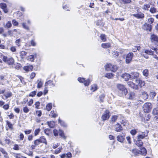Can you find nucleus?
Returning a JSON list of instances; mask_svg holds the SVG:
<instances>
[{"label": "nucleus", "instance_id": "ddd939ff", "mask_svg": "<svg viewBox=\"0 0 158 158\" xmlns=\"http://www.w3.org/2000/svg\"><path fill=\"white\" fill-rule=\"evenodd\" d=\"M121 77L126 81H128L131 77V75L127 73H125L121 76Z\"/></svg>", "mask_w": 158, "mask_h": 158}, {"label": "nucleus", "instance_id": "5701e85b", "mask_svg": "<svg viewBox=\"0 0 158 158\" xmlns=\"http://www.w3.org/2000/svg\"><path fill=\"white\" fill-rule=\"evenodd\" d=\"M142 97L143 99L146 100L148 98V95L147 92L143 91L142 93Z\"/></svg>", "mask_w": 158, "mask_h": 158}, {"label": "nucleus", "instance_id": "a211bd4d", "mask_svg": "<svg viewBox=\"0 0 158 158\" xmlns=\"http://www.w3.org/2000/svg\"><path fill=\"white\" fill-rule=\"evenodd\" d=\"M114 128L115 131L117 132H120L123 130L121 125L118 123L114 125Z\"/></svg>", "mask_w": 158, "mask_h": 158}, {"label": "nucleus", "instance_id": "37998d69", "mask_svg": "<svg viewBox=\"0 0 158 158\" xmlns=\"http://www.w3.org/2000/svg\"><path fill=\"white\" fill-rule=\"evenodd\" d=\"M11 26L12 24L11 23V22L10 21H8L6 23V25L4 26V27L9 28L10 27H11Z\"/></svg>", "mask_w": 158, "mask_h": 158}, {"label": "nucleus", "instance_id": "338daca9", "mask_svg": "<svg viewBox=\"0 0 158 158\" xmlns=\"http://www.w3.org/2000/svg\"><path fill=\"white\" fill-rule=\"evenodd\" d=\"M66 156L67 158H71L72 157V155L71 152H69L66 154Z\"/></svg>", "mask_w": 158, "mask_h": 158}, {"label": "nucleus", "instance_id": "4be33fe9", "mask_svg": "<svg viewBox=\"0 0 158 158\" xmlns=\"http://www.w3.org/2000/svg\"><path fill=\"white\" fill-rule=\"evenodd\" d=\"M36 83H37V88L40 89L42 87L43 82L41 79L38 80L36 81Z\"/></svg>", "mask_w": 158, "mask_h": 158}, {"label": "nucleus", "instance_id": "774afa93", "mask_svg": "<svg viewBox=\"0 0 158 158\" xmlns=\"http://www.w3.org/2000/svg\"><path fill=\"white\" fill-rule=\"evenodd\" d=\"M10 50L12 52H15L16 51V49L15 46H12L10 48Z\"/></svg>", "mask_w": 158, "mask_h": 158}, {"label": "nucleus", "instance_id": "6e6552de", "mask_svg": "<svg viewBox=\"0 0 158 158\" xmlns=\"http://www.w3.org/2000/svg\"><path fill=\"white\" fill-rule=\"evenodd\" d=\"M78 80L81 83H84V85L85 86H88L90 82L89 79L85 80V79L83 78L79 77L78 78Z\"/></svg>", "mask_w": 158, "mask_h": 158}, {"label": "nucleus", "instance_id": "6ab92c4d", "mask_svg": "<svg viewBox=\"0 0 158 158\" xmlns=\"http://www.w3.org/2000/svg\"><path fill=\"white\" fill-rule=\"evenodd\" d=\"M131 74V77L132 79L137 78L139 76V73L136 72H132Z\"/></svg>", "mask_w": 158, "mask_h": 158}, {"label": "nucleus", "instance_id": "4c0bfd02", "mask_svg": "<svg viewBox=\"0 0 158 158\" xmlns=\"http://www.w3.org/2000/svg\"><path fill=\"white\" fill-rule=\"evenodd\" d=\"M100 38L103 42H105L106 41V35L105 34H102L100 36Z\"/></svg>", "mask_w": 158, "mask_h": 158}, {"label": "nucleus", "instance_id": "39448f33", "mask_svg": "<svg viewBox=\"0 0 158 158\" xmlns=\"http://www.w3.org/2000/svg\"><path fill=\"white\" fill-rule=\"evenodd\" d=\"M110 116V112L109 110H106L102 113L101 117L102 120L104 121L108 120Z\"/></svg>", "mask_w": 158, "mask_h": 158}, {"label": "nucleus", "instance_id": "dca6fc26", "mask_svg": "<svg viewBox=\"0 0 158 158\" xmlns=\"http://www.w3.org/2000/svg\"><path fill=\"white\" fill-rule=\"evenodd\" d=\"M127 97L129 99H133L135 97V93L134 92L130 91Z\"/></svg>", "mask_w": 158, "mask_h": 158}, {"label": "nucleus", "instance_id": "c756f323", "mask_svg": "<svg viewBox=\"0 0 158 158\" xmlns=\"http://www.w3.org/2000/svg\"><path fill=\"white\" fill-rule=\"evenodd\" d=\"M150 7V6L149 4H144L142 7V8L144 10H148L149 8Z\"/></svg>", "mask_w": 158, "mask_h": 158}, {"label": "nucleus", "instance_id": "e2e57ef3", "mask_svg": "<svg viewBox=\"0 0 158 158\" xmlns=\"http://www.w3.org/2000/svg\"><path fill=\"white\" fill-rule=\"evenodd\" d=\"M148 21L150 24H152L154 21V19L152 18H150L148 19Z\"/></svg>", "mask_w": 158, "mask_h": 158}, {"label": "nucleus", "instance_id": "7ed1b4c3", "mask_svg": "<svg viewBox=\"0 0 158 158\" xmlns=\"http://www.w3.org/2000/svg\"><path fill=\"white\" fill-rule=\"evenodd\" d=\"M152 105L149 102H147L143 105V108L144 112L145 113H148L152 109Z\"/></svg>", "mask_w": 158, "mask_h": 158}, {"label": "nucleus", "instance_id": "680f3d73", "mask_svg": "<svg viewBox=\"0 0 158 158\" xmlns=\"http://www.w3.org/2000/svg\"><path fill=\"white\" fill-rule=\"evenodd\" d=\"M12 23L14 26H17L18 25V23L15 19L12 20Z\"/></svg>", "mask_w": 158, "mask_h": 158}, {"label": "nucleus", "instance_id": "8fccbe9b", "mask_svg": "<svg viewBox=\"0 0 158 158\" xmlns=\"http://www.w3.org/2000/svg\"><path fill=\"white\" fill-rule=\"evenodd\" d=\"M14 156L16 158H27L25 157L21 156L20 154H16L14 155Z\"/></svg>", "mask_w": 158, "mask_h": 158}, {"label": "nucleus", "instance_id": "b1692460", "mask_svg": "<svg viewBox=\"0 0 158 158\" xmlns=\"http://www.w3.org/2000/svg\"><path fill=\"white\" fill-rule=\"evenodd\" d=\"M101 46L104 48H107L110 47L111 44L110 43H103L102 44Z\"/></svg>", "mask_w": 158, "mask_h": 158}, {"label": "nucleus", "instance_id": "09e8293b", "mask_svg": "<svg viewBox=\"0 0 158 158\" xmlns=\"http://www.w3.org/2000/svg\"><path fill=\"white\" fill-rule=\"evenodd\" d=\"M12 95V94L11 92H8L6 94H4V96L6 97V98H8L11 97Z\"/></svg>", "mask_w": 158, "mask_h": 158}, {"label": "nucleus", "instance_id": "f257e3e1", "mask_svg": "<svg viewBox=\"0 0 158 158\" xmlns=\"http://www.w3.org/2000/svg\"><path fill=\"white\" fill-rule=\"evenodd\" d=\"M116 87L119 92L121 93V94L124 95L127 94L128 92L127 90L124 85L118 84L117 85Z\"/></svg>", "mask_w": 158, "mask_h": 158}, {"label": "nucleus", "instance_id": "2eb2a0df", "mask_svg": "<svg viewBox=\"0 0 158 158\" xmlns=\"http://www.w3.org/2000/svg\"><path fill=\"white\" fill-rule=\"evenodd\" d=\"M127 84L131 88L135 89H138V85H136V84H135L133 82L130 81H129L127 82Z\"/></svg>", "mask_w": 158, "mask_h": 158}, {"label": "nucleus", "instance_id": "603ef678", "mask_svg": "<svg viewBox=\"0 0 158 158\" xmlns=\"http://www.w3.org/2000/svg\"><path fill=\"white\" fill-rule=\"evenodd\" d=\"M62 148L61 147H59L55 151V153L56 154H57L60 152L62 150Z\"/></svg>", "mask_w": 158, "mask_h": 158}, {"label": "nucleus", "instance_id": "20e7f679", "mask_svg": "<svg viewBox=\"0 0 158 158\" xmlns=\"http://www.w3.org/2000/svg\"><path fill=\"white\" fill-rule=\"evenodd\" d=\"M53 134L55 136H58V134L64 139H65L66 137L65 136L64 133L60 129L57 130L56 129H54L53 131Z\"/></svg>", "mask_w": 158, "mask_h": 158}, {"label": "nucleus", "instance_id": "bb28decb", "mask_svg": "<svg viewBox=\"0 0 158 158\" xmlns=\"http://www.w3.org/2000/svg\"><path fill=\"white\" fill-rule=\"evenodd\" d=\"M49 115L51 117L55 118L58 115L56 112L54 110H52L50 112Z\"/></svg>", "mask_w": 158, "mask_h": 158}, {"label": "nucleus", "instance_id": "f3484780", "mask_svg": "<svg viewBox=\"0 0 158 158\" xmlns=\"http://www.w3.org/2000/svg\"><path fill=\"white\" fill-rule=\"evenodd\" d=\"M143 27L144 30L149 31H151L152 28L151 25L147 23H145L143 25Z\"/></svg>", "mask_w": 158, "mask_h": 158}, {"label": "nucleus", "instance_id": "49530a36", "mask_svg": "<svg viewBox=\"0 0 158 158\" xmlns=\"http://www.w3.org/2000/svg\"><path fill=\"white\" fill-rule=\"evenodd\" d=\"M143 75L147 77L148 75V71L147 69H144L143 72Z\"/></svg>", "mask_w": 158, "mask_h": 158}, {"label": "nucleus", "instance_id": "69168bd1", "mask_svg": "<svg viewBox=\"0 0 158 158\" xmlns=\"http://www.w3.org/2000/svg\"><path fill=\"white\" fill-rule=\"evenodd\" d=\"M36 114L39 117H40L42 114V112L41 110H37L36 112Z\"/></svg>", "mask_w": 158, "mask_h": 158}, {"label": "nucleus", "instance_id": "13d9d810", "mask_svg": "<svg viewBox=\"0 0 158 158\" xmlns=\"http://www.w3.org/2000/svg\"><path fill=\"white\" fill-rule=\"evenodd\" d=\"M23 111L25 113H27L29 111V110L28 109L27 106L24 107L23 108Z\"/></svg>", "mask_w": 158, "mask_h": 158}, {"label": "nucleus", "instance_id": "c03bdc74", "mask_svg": "<svg viewBox=\"0 0 158 158\" xmlns=\"http://www.w3.org/2000/svg\"><path fill=\"white\" fill-rule=\"evenodd\" d=\"M149 11L152 13H154L156 12V9L154 7H152L150 8Z\"/></svg>", "mask_w": 158, "mask_h": 158}, {"label": "nucleus", "instance_id": "de8ad7c7", "mask_svg": "<svg viewBox=\"0 0 158 158\" xmlns=\"http://www.w3.org/2000/svg\"><path fill=\"white\" fill-rule=\"evenodd\" d=\"M22 26L26 30H29V29L28 26L26 25V23H22Z\"/></svg>", "mask_w": 158, "mask_h": 158}, {"label": "nucleus", "instance_id": "2f4dec72", "mask_svg": "<svg viewBox=\"0 0 158 158\" xmlns=\"http://www.w3.org/2000/svg\"><path fill=\"white\" fill-rule=\"evenodd\" d=\"M118 116L117 115H112L110 118V121L112 123L115 122L117 119Z\"/></svg>", "mask_w": 158, "mask_h": 158}, {"label": "nucleus", "instance_id": "4d7b16f0", "mask_svg": "<svg viewBox=\"0 0 158 158\" xmlns=\"http://www.w3.org/2000/svg\"><path fill=\"white\" fill-rule=\"evenodd\" d=\"M124 4H129L131 2V0H121Z\"/></svg>", "mask_w": 158, "mask_h": 158}, {"label": "nucleus", "instance_id": "a878e982", "mask_svg": "<svg viewBox=\"0 0 158 158\" xmlns=\"http://www.w3.org/2000/svg\"><path fill=\"white\" fill-rule=\"evenodd\" d=\"M139 152L143 155H145L147 154V151L144 148H141L140 149Z\"/></svg>", "mask_w": 158, "mask_h": 158}, {"label": "nucleus", "instance_id": "9d476101", "mask_svg": "<svg viewBox=\"0 0 158 158\" xmlns=\"http://www.w3.org/2000/svg\"><path fill=\"white\" fill-rule=\"evenodd\" d=\"M131 16H133L138 19H143L144 17V14L142 12L138 13L137 14H132Z\"/></svg>", "mask_w": 158, "mask_h": 158}, {"label": "nucleus", "instance_id": "5fc2aeb1", "mask_svg": "<svg viewBox=\"0 0 158 158\" xmlns=\"http://www.w3.org/2000/svg\"><path fill=\"white\" fill-rule=\"evenodd\" d=\"M41 142L39 139H37L34 141V144L35 145H37L40 144Z\"/></svg>", "mask_w": 158, "mask_h": 158}, {"label": "nucleus", "instance_id": "864d4df0", "mask_svg": "<svg viewBox=\"0 0 158 158\" xmlns=\"http://www.w3.org/2000/svg\"><path fill=\"white\" fill-rule=\"evenodd\" d=\"M114 57L115 58H117L119 55L118 52H114L112 53Z\"/></svg>", "mask_w": 158, "mask_h": 158}, {"label": "nucleus", "instance_id": "72a5a7b5", "mask_svg": "<svg viewBox=\"0 0 158 158\" xmlns=\"http://www.w3.org/2000/svg\"><path fill=\"white\" fill-rule=\"evenodd\" d=\"M113 65L110 64H107L105 66V69L107 71H110Z\"/></svg>", "mask_w": 158, "mask_h": 158}, {"label": "nucleus", "instance_id": "f704fd0d", "mask_svg": "<svg viewBox=\"0 0 158 158\" xmlns=\"http://www.w3.org/2000/svg\"><path fill=\"white\" fill-rule=\"evenodd\" d=\"M20 56L21 58L22 59H23L27 55V52L25 51H22L20 52Z\"/></svg>", "mask_w": 158, "mask_h": 158}, {"label": "nucleus", "instance_id": "aec40b11", "mask_svg": "<svg viewBox=\"0 0 158 158\" xmlns=\"http://www.w3.org/2000/svg\"><path fill=\"white\" fill-rule=\"evenodd\" d=\"M152 114L154 115H156L155 116V118L157 120H158V108H155L153 110Z\"/></svg>", "mask_w": 158, "mask_h": 158}, {"label": "nucleus", "instance_id": "9b49d317", "mask_svg": "<svg viewBox=\"0 0 158 158\" xmlns=\"http://www.w3.org/2000/svg\"><path fill=\"white\" fill-rule=\"evenodd\" d=\"M151 40L152 42L157 43L158 42V37L154 34H152L151 36Z\"/></svg>", "mask_w": 158, "mask_h": 158}, {"label": "nucleus", "instance_id": "ea45409f", "mask_svg": "<svg viewBox=\"0 0 158 158\" xmlns=\"http://www.w3.org/2000/svg\"><path fill=\"white\" fill-rule=\"evenodd\" d=\"M97 89L98 87L97 85H92L90 89L93 92H94L97 90Z\"/></svg>", "mask_w": 158, "mask_h": 158}, {"label": "nucleus", "instance_id": "e433bc0d", "mask_svg": "<svg viewBox=\"0 0 158 158\" xmlns=\"http://www.w3.org/2000/svg\"><path fill=\"white\" fill-rule=\"evenodd\" d=\"M136 145L138 147H141L142 146L143 143L142 141L140 140L137 139V141L135 142Z\"/></svg>", "mask_w": 158, "mask_h": 158}, {"label": "nucleus", "instance_id": "412c9836", "mask_svg": "<svg viewBox=\"0 0 158 158\" xmlns=\"http://www.w3.org/2000/svg\"><path fill=\"white\" fill-rule=\"evenodd\" d=\"M0 7L6 13L8 12V10L6 9V5L4 3H1L0 4Z\"/></svg>", "mask_w": 158, "mask_h": 158}, {"label": "nucleus", "instance_id": "f8f14e48", "mask_svg": "<svg viewBox=\"0 0 158 158\" xmlns=\"http://www.w3.org/2000/svg\"><path fill=\"white\" fill-rule=\"evenodd\" d=\"M125 135L121 134L117 136V140L121 143H123L125 140Z\"/></svg>", "mask_w": 158, "mask_h": 158}, {"label": "nucleus", "instance_id": "79ce46f5", "mask_svg": "<svg viewBox=\"0 0 158 158\" xmlns=\"http://www.w3.org/2000/svg\"><path fill=\"white\" fill-rule=\"evenodd\" d=\"M6 124L8 125V127L10 129L12 130L13 128V125L12 123L8 121H6Z\"/></svg>", "mask_w": 158, "mask_h": 158}, {"label": "nucleus", "instance_id": "393cba45", "mask_svg": "<svg viewBox=\"0 0 158 158\" xmlns=\"http://www.w3.org/2000/svg\"><path fill=\"white\" fill-rule=\"evenodd\" d=\"M143 52L144 53L149 55H152L153 53V52L151 50L144 49Z\"/></svg>", "mask_w": 158, "mask_h": 158}, {"label": "nucleus", "instance_id": "4468645a", "mask_svg": "<svg viewBox=\"0 0 158 158\" xmlns=\"http://www.w3.org/2000/svg\"><path fill=\"white\" fill-rule=\"evenodd\" d=\"M55 86V84L53 82L51 81H48L45 84V86H47L48 88H52Z\"/></svg>", "mask_w": 158, "mask_h": 158}, {"label": "nucleus", "instance_id": "c85d7f7f", "mask_svg": "<svg viewBox=\"0 0 158 158\" xmlns=\"http://www.w3.org/2000/svg\"><path fill=\"white\" fill-rule=\"evenodd\" d=\"M33 69V67L32 65L25 66L23 68L26 71H31Z\"/></svg>", "mask_w": 158, "mask_h": 158}, {"label": "nucleus", "instance_id": "052dcab7", "mask_svg": "<svg viewBox=\"0 0 158 158\" xmlns=\"http://www.w3.org/2000/svg\"><path fill=\"white\" fill-rule=\"evenodd\" d=\"M20 42L21 40L20 39H18L16 40L15 42V43L19 47L20 46Z\"/></svg>", "mask_w": 158, "mask_h": 158}, {"label": "nucleus", "instance_id": "cd10ccee", "mask_svg": "<svg viewBox=\"0 0 158 158\" xmlns=\"http://www.w3.org/2000/svg\"><path fill=\"white\" fill-rule=\"evenodd\" d=\"M47 124L49 127L51 128L53 127L55 125V122L52 121H50V122H47Z\"/></svg>", "mask_w": 158, "mask_h": 158}, {"label": "nucleus", "instance_id": "3c124183", "mask_svg": "<svg viewBox=\"0 0 158 158\" xmlns=\"http://www.w3.org/2000/svg\"><path fill=\"white\" fill-rule=\"evenodd\" d=\"M28 60L31 61H33L34 60V56L33 55H31L28 56Z\"/></svg>", "mask_w": 158, "mask_h": 158}, {"label": "nucleus", "instance_id": "a19ab883", "mask_svg": "<svg viewBox=\"0 0 158 158\" xmlns=\"http://www.w3.org/2000/svg\"><path fill=\"white\" fill-rule=\"evenodd\" d=\"M58 123L60 124V125L64 127L66 126L67 125L64 121L61 120L60 118L58 119Z\"/></svg>", "mask_w": 158, "mask_h": 158}, {"label": "nucleus", "instance_id": "6e6d98bb", "mask_svg": "<svg viewBox=\"0 0 158 158\" xmlns=\"http://www.w3.org/2000/svg\"><path fill=\"white\" fill-rule=\"evenodd\" d=\"M36 90L33 91L31 92L30 93V94H29V96H30L33 97L36 95Z\"/></svg>", "mask_w": 158, "mask_h": 158}, {"label": "nucleus", "instance_id": "473e14b6", "mask_svg": "<svg viewBox=\"0 0 158 158\" xmlns=\"http://www.w3.org/2000/svg\"><path fill=\"white\" fill-rule=\"evenodd\" d=\"M41 143H45L46 144H47V142L45 138L43 136H41L39 139Z\"/></svg>", "mask_w": 158, "mask_h": 158}, {"label": "nucleus", "instance_id": "f03ea898", "mask_svg": "<svg viewBox=\"0 0 158 158\" xmlns=\"http://www.w3.org/2000/svg\"><path fill=\"white\" fill-rule=\"evenodd\" d=\"M2 60L5 62L9 65H12L14 63V60L12 57L3 56Z\"/></svg>", "mask_w": 158, "mask_h": 158}, {"label": "nucleus", "instance_id": "58836bf2", "mask_svg": "<svg viewBox=\"0 0 158 158\" xmlns=\"http://www.w3.org/2000/svg\"><path fill=\"white\" fill-rule=\"evenodd\" d=\"M105 77L109 79H111L114 77V74L111 73H108L106 74Z\"/></svg>", "mask_w": 158, "mask_h": 158}, {"label": "nucleus", "instance_id": "0eeeda50", "mask_svg": "<svg viewBox=\"0 0 158 158\" xmlns=\"http://www.w3.org/2000/svg\"><path fill=\"white\" fill-rule=\"evenodd\" d=\"M148 131H147L144 132H142L141 134H139L137 136V139L140 140L143 139L148 135Z\"/></svg>", "mask_w": 158, "mask_h": 158}, {"label": "nucleus", "instance_id": "c9c22d12", "mask_svg": "<svg viewBox=\"0 0 158 158\" xmlns=\"http://www.w3.org/2000/svg\"><path fill=\"white\" fill-rule=\"evenodd\" d=\"M52 103H48L46 106V109L48 111H50L52 108Z\"/></svg>", "mask_w": 158, "mask_h": 158}, {"label": "nucleus", "instance_id": "a18cd8bd", "mask_svg": "<svg viewBox=\"0 0 158 158\" xmlns=\"http://www.w3.org/2000/svg\"><path fill=\"white\" fill-rule=\"evenodd\" d=\"M118 68V67L117 66L113 65L110 71L115 72L117 70Z\"/></svg>", "mask_w": 158, "mask_h": 158}, {"label": "nucleus", "instance_id": "bf43d9fd", "mask_svg": "<svg viewBox=\"0 0 158 158\" xmlns=\"http://www.w3.org/2000/svg\"><path fill=\"white\" fill-rule=\"evenodd\" d=\"M40 128L37 129L35 130L34 131V134L35 136L37 135L40 132Z\"/></svg>", "mask_w": 158, "mask_h": 158}, {"label": "nucleus", "instance_id": "0e129e2a", "mask_svg": "<svg viewBox=\"0 0 158 158\" xmlns=\"http://www.w3.org/2000/svg\"><path fill=\"white\" fill-rule=\"evenodd\" d=\"M137 131L135 130H132L130 131L131 134L132 135H135L137 133Z\"/></svg>", "mask_w": 158, "mask_h": 158}, {"label": "nucleus", "instance_id": "1a4fd4ad", "mask_svg": "<svg viewBox=\"0 0 158 158\" xmlns=\"http://www.w3.org/2000/svg\"><path fill=\"white\" fill-rule=\"evenodd\" d=\"M135 81L136 83L137 84L136 85H138V88L139 87H142L145 85V83L144 81L141 80L140 78L136 79Z\"/></svg>", "mask_w": 158, "mask_h": 158}, {"label": "nucleus", "instance_id": "423d86ee", "mask_svg": "<svg viewBox=\"0 0 158 158\" xmlns=\"http://www.w3.org/2000/svg\"><path fill=\"white\" fill-rule=\"evenodd\" d=\"M133 56L134 54L132 52H129L127 54L125 60L126 63H130L131 61Z\"/></svg>", "mask_w": 158, "mask_h": 158}, {"label": "nucleus", "instance_id": "7c9ffc66", "mask_svg": "<svg viewBox=\"0 0 158 158\" xmlns=\"http://www.w3.org/2000/svg\"><path fill=\"white\" fill-rule=\"evenodd\" d=\"M156 93L155 92L152 90L149 93V96L151 98L153 99L156 96Z\"/></svg>", "mask_w": 158, "mask_h": 158}]
</instances>
